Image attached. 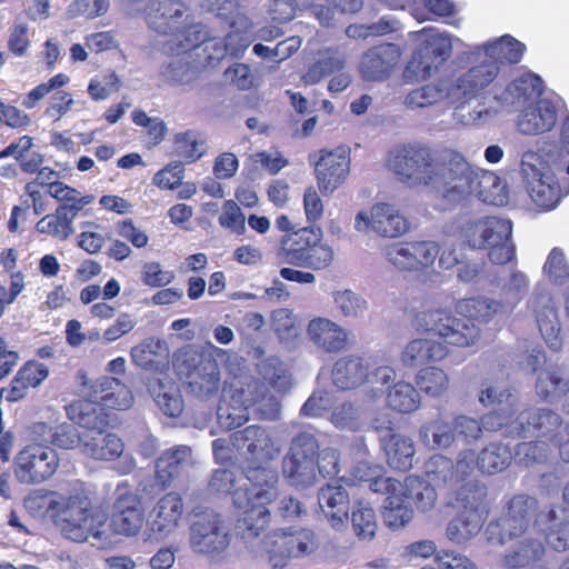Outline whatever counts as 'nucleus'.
<instances>
[{"mask_svg": "<svg viewBox=\"0 0 569 569\" xmlns=\"http://www.w3.org/2000/svg\"><path fill=\"white\" fill-rule=\"evenodd\" d=\"M323 232L319 227H305L287 233L280 241V248L288 262L295 264L313 244L321 241Z\"/></svg>", "mask_w": 569, "mask_h": 569, "instance_id": "c9c22d12", "label": "nucleus"}, {"mask_svg": "<svg viewBox=\"0 0 569 569\" xmlns=\"http://www.w3.org/2000/svg\"><path fill=\"white\" fill-rule=\"evenodd\" d=\"M318 505L332 529L341 531L347 527L350 495L346 487L327 483L318 491Z\"/></svg>", "mask_w": 569, "mask_h": 569, "instance_id": "4be33fe9", "label": "nucleus"}, {"mask_svg": "<svg viewBox=\"0 0 569 569\" xmlns=\"http://www.w3.org/2000/svg\"><path fill=\"white\" fill-rule=\"evenodd\" d=\"M478 399L485 407H490L492 405H506L510 409L518 407V396L515 389L502 388L490 380L481 382Z\"/></svg>", "mask_w": 569, "mask_h": 569, "instance_id": "5fc2aeb1", "label": "nucleus"}, {"mask_svg": "<svg viewBox=\"0 0 569 569\" xmlns=\"http://www.w3.org/2000/svg\"><path fill=\"white\" fill-rule=\"evenodd\" d=\"M230 443L246 463H269L281 452L271 430L261 425H250L232 432Z\"/></svg>", "mask_w": 569, "mask_h": 569, "instance_id": "f8f14e48", "label": "nucleus"}, {"mask_svg": "<svg viewBox=\"0 0 569 569\" xmlns=\"http://www.w3.org/2000/svg\"><path fill=\"white\" fill-rule=\"evenodd\" d=\"M400 54V49L395 43H382L370 48L360 59L361 78L370 82L387 80L397 67Z\"/></svg>", "mask_w": 569, "mask_h": 569, "instance_id": "6ab92c4d", "label": "nucleus"}, {"mask_svg": "<svg viewBox=\"0 0 569 569\" xmlns=\"http://www.w3.org/2000/svg\"><path fill=\"white\" fill-rule=\"evenodd\" d=\"M167 352L164 341L156 338H147L131 349L133 363L142 369H150L157 363V358Z\"/></svg>", "mask_w": 569, "mask_h": 569, "instance_id": "bf43d9fd", "label": "nucleus"}, {"mask_svg": "<svg viewBox=\"0 0 569 569\" xmlns=\"http://www.w3.org/2000/svg\"><path fill=\"white\" fill-rule=\"evenodd\" d=\"M68 418L76 425L86 429L83 432L82 453L97 461H113L122 458L119 471L130 473L136 467V460L131 455H123L124 443L122 439L108 432L110 415L100 407L90 402H71L66 406Z\"/></svg>", "mask_w": 569, "mask_h": 569, "instance_id": "f03ea898", "label": "nucleus"}, {"mask_svg": "<svg viewBox=\"0 0 569 569\" xmlns=\"http://www.w3.org/2000/svg\"><path fill=\"white\" fill-rule=\"evenodd\" d=\"M516 410L517 408L499 409L483 415L480 418L482 432L502 431V436L506 438H521L520 433H515V430H511L515 423V419H511V417Z\"/></svg>", "mask_w": 569, "mask_h": 569, "instance_id": "4d7b16f0", "label": "nucleus"}, {"mask_svg": "<svg viewBox=\"0 0 569 569\" xmlns=\"http://www.w3.org/2000/svg\"><path fill=\"white\" fill-rule=\"evenodd\" d=\"M556 122L555 107L548 100H539L523 107L517 126L523 134H540L550 131Z\"/></svg>", "mask_w": 569, "mask_h": 569, "instance_id": "c85d7f7f", "label": "nucleus"}, {"mask_svg": "<svg viewBox=\"0 0 569 569\" xmlns=\"http://www.w3.org/2000/svg\"><path fill=\"white\" fill-rule=\"evenodd\" d=\"M452 44L448 36L432 34L413 54L411 64L423 76H430L451 54Z\"/></svg>", "mask_w": 569, "mask_h": 569, "instance_id": "393cba45", "label": "nucleus"}, {"mask_svg": "<svg viewBox=\"0 0 569 569\" xmlns=\"http://www.w3.org/2000/svg\"><path fill=\"white\" fill-rule=\"evenodd\" d=\"M320 452L319 442L316 436L309 431H300L292 437L284 456L316 461Z\"/></svg>", "mask_w": 569, "mask_h": 569, "instance_id": "e2e57ef3", "label": "nucleus"}, {"mask_svg": "<svg viewBox=\"0 0 569 569\" xmlns=\"http://www.w3.org/2000/svg\"><path fill=\"white\" fill-rule=\"evenodd\" d=\"M529 308L535 313L540 333L547 346L555 351L559 350L562 345L561 329L556 303L550 293L539 287L535 288L529 299Z\"/></svg>", "mask_w": 569, "mask_h": 569, "instance_id": "a211bd4d", "label": "nucleus"}, {"mask_svg": "<svg viewBox=\"0 0 569 569\" xmlns=\"http://www.w3.org/2000/svg\"><path fill=\"white\" fill-rule=\"evenodd\" d=\"M398 21L390 17H382L370 24H350L346 34L352 39H366L369 37L385 36L397 30Z\"/></svg>", "mask_w": 569, "mask_h": 569, "instance_id": "69168bd1", "label": "nucleus"}, {"mask_svg": "<svg viewBox=\"0 0 569 569\" xmlns=\"http://www.w3.org/2000/svg\"><path fill=\"white\" fill-rule=\"evenodd\" d=\"M355 228L360 232H375L381 237L396 238L409 229L407 219L389 203L375 204L369 211L355 217Z\"/></svg>", "mask_w": 569, "mask_h": 569, "instance_id": "dca6fc26", "label": "nucleus"}, {"mask_svg": "<svg viewBox=\"0 0 569 569\" xmlns=\"http://www.w3.org/2000/svg\"><path fill=\"white\" fill-rule=\"evenodd\" d=\"M419 437L421 442L432 450L447 449L456 440L453 422L449 423L441 419L427 422L421 426Z\"/></svg>", "mask_w": 569, "mask_h": 569, "instance_id": "37998d69", "label": "nucleus"}, {"mask_svg": "<svg viewBox=\"0 0 569 569\" xmlns=\"http://www.w3.org/2000/svg\"><path fill=\"white\" fill-rule=\"evenodd\" d=\"M351 522L355 535L361 540H371L377 530L375 510L368 502L356 501L352 507Z\"/></svg>", "mask_w": 569, "mask_h": 569, "instance_id": "3c124183", "label": "nucleus"}, {"mask_svg": "<svg viewBox=\"0 0 569 569\" xmlns=\"http://www.w3.org/2000/svg\"><path fill=\"white\" fill-rule=\"evenodd\" d=\"M448 355V347L432 339H413L403 348L400 361L406 368H417L440 361Z\"/></svg>", "mask_w": 569, "mask_h": 569, "instance_id": "c756f323", "label": "nucleus"}, {"mask_svg": "<svg viewBox=\"0 0 569 569\" xmlns=\"http://www.w3.org/2000/svg\"><path fill=\"white\" fill-rule=\"evenodd\" d=\"M477 172L478 168L468 162L460 152L445 150L438 158L429 187L440 199L455 206L472 194Z\"/></svg>", "mask_w": 569, "mask_h": 569, "instance_id": "20e7f679", "label": "nucleus"}, {"mask_svg": "<svg viewBox=\"0 0 569 569\" xmlns=\"http://www.w3.org/2000/svg\"><path fill=\"white\" fill-rule=\"evenodd\" d=\"M244 475L251 488H237L233 492L234 507L243 510L236 530L244 543L251 545L271 523L268 505L278 497L279 475L268 463H247Z\"/></svg>", "mask_w": 569, "mask_h": 569, "instance_id": "f257e3e1", "label": "nucleus"}, {"mask_svg": "<svg viewBox=\"0 0 569 569\" xmlns=\"http://www.w3.org/2000/svg\"><path fill=\"white\" fill-rule=\"evenodd\" d=\"M542 91L541 78L535 73H525L507 87L503 100L516 108H521L539 101Z\"/></svg>", "mask_w": 569, "mask_h": 569, "instance_id": "72a5a7b5", "label": "nucleus"}, {"mask_svg": "<svg viewBox=\"0 0 569 569\" xmlns=\"http://www.w3.org/2000/svg\"><path fill=\"white\" fill-rule=\"evenodd\" d=\"M174 367L196 397L209 399L218 391L220 372L216 360L197 350H186L177 357Z\"/></svg>", "mask_w": 569, "mask_h": 569, "instance_id": "9d476101", "label": "nucleus"}, {"mask_svg": "<svg viewBox=\"0 0 569 569\" xmlns=\"http://www.w3.org/2000/svg\"><path fill=\"white\" fill-rule=\"evenodd\" d=\"M525 46L512 38L511 36H503L492 44L486 46V56L488 60L485 62H495L498 67L499 63H517L520 61Z\"/></svg>", "mask_w": 569, "mask_h": 569, "instance_id": "de8ad7c7", "label": "nucleus"}, {"mask_svg": "<svg viewBox=\"0 0 569 569\" xmlns=\"http://www.w3.org/2000/svg\"><path fill=\"white\" fill-rule=\"evenodd\" d=\"M381 447L391 468L406 471L412 467L415 446L411 438L395 433L389 438H382Z\"/></svg>", "mask_w": 569, "mask_h": 569, "instance_id": "58836bf2", "label": "nucleus"}, {"mask_svg": "<svg viewBox=\"0 0 569 569\" xmlns=\"http://www.w3.org/2000/svg\"><path fill=\"white\" fill-rule=\"evenodd\" d=\"M186 6L180 0H157L148 11V24L160 34H173L186 18Z\"/></svg>", "mask_w": 569, "mask_h": 569, "instance_id": "cd10ccee", "label": "nucleus"}, {"mask_svg": "<svg viewBox=\"0 0 569 569\" xmlns=\"http://www.w3.org/2000/svg\"><path fill=\"white\" fill-rule=\"evenodd\" d=\"M182 511L183 502L178 493L164 495L152 510L150 530L159 538L167 537L177 528Z\"/></svg>", "mask_w": 569, "mask_h": 569, "instance_id": "bb28decb", "label": "nucleus"}, {"mask_svg": "<svg viewBox=\"0 0 569 569\" xmlns=\"http://www.w3.org/2000/svg\"><path fill=\"white\" fill-rule=\"evenodd\" d=\"M437 166L431 148L420 142L403 144L389 158L392 172L410 188L429 187Z\"/></svg>", "mask_w": 569, "mask_h": 569, "instance_id": "6e6552de", "label": "nucleus"}, {"mask_svg": "<svg viewBox=\"0 0 569 569\" xmlns=\"http://www.w3.org/2000/svg\"><path fill=\"white\" fill-rule=\"evenodd\" d=\"M316 547L313 532L309 530L274 532L261 540L262 551L272 569H283L291 559L310 555Z\"/></svg>", "mask_w": 569, "mask_h": 569, "instance_id": "ddd939ff", "label": "nucleus"}, {"mask_svg": "<svg viewBox=\"0 0 569 569\" xmlns=\"http://www.w3.org/2000/svg\"><path fill=\"white\" fill-rule=\"evenodd\" d=\"M520 168L522 181L532 201L543 209L553 208L560 200V189L541 156L533 151L525 152Z\"/></svg>", "mask_w": 569, "mask_h": 569, "instance_id": "9b49d317", "label": "nucleus"}, {"mask_svg": "<svg viewBox=\"0 0 569 569\" xmlns=\"http://www.w3.org/2000/svg\"><path fill=\"white\" fill-rule=\"evenodd\" d=\"M511 236V221L497 217L470 221L463 228L468 246L472 249H487L488 257L495 264H506L516 257Z\"/></svg>", "mask_w": 569, "mask_h": 569, "instance_id": "0eeeda50", "label": "nucleus"}, {"mask_svg": "<svg viewBox=\"0 0 569 569\" xmlns=\"http://www.w3.org/2000/svg\"><path fill=\"white\" fill-rule=\"evenodd\" d=\"M538 508L535 497L517 495L508 505L507 515L497 522L491 521L486 529L488 541L502 545L507 539H512L525 533Z\"/></svg>", "mask_w": 569, "mask_h": 569, "instance_id": "4468645a", "label": "nucleus"}, {"mask_svg": "<svg viewBox=\"0 0 569 569\" xmlns=\"http://www.w3.org/2000/svg\"><path fill=\"white\" fill-rule=\"evenodd\" d=\"M383 257L401 271L420 270L430 267L439 254L433 241L395 242L383 248Z\"/></svg>", "mask_w": 569, "mask_h": 569, "instance_id": "2eb2a0df", "label": "nucleus"}, {"mask_svg": "<svg viewBox=\"0 0 569 569\" xmlns=\"http://www.w3.org/2000/svg\"><path fill=\"white\" fill-rule=\"evenodd\" d=\"M184 20L181 28H179L173 36L182 51L196 52L194 56L199 57L201 56V47L211 37L210 31L203 23L193 21L189 14L186 16Z\"/></svg>", "mask_w": 569, "mask_h": 569, "instance_id": "79ce46f5", "label": "nucleus"}, {"mask_svg": "<svg viewBox=\"0 0 569 569\" xmlns=\"http://www.w3.org/2000/svg\"><path fill=\"white\" fill-rule=\"evenodd\" d=\"M419 389L430 397L442 396L449 387L447 373L437 367L421 369L416 376Z\"/></svg>", "mask_w": 569, "mask_h": 569, "instance_id": "6e6d98bb", "label": "nucleus"}, {"mask_svg": "<svg viewBox=\"0 0 569 569\" xmlns=\"http://www.w3.org/2000/svg\"><path fill=\"white\" fill-rule=\"evenodd\" d=\"M543 552L545 548L539 540L523 539L506 553L503 562L509 568H522L540 560Z\"/></svg>", "mask_w": 569, "mask_h": 569, "instance_id": "09e8293b", "label": "nucleus"}, {"mask_svg": "<svg viewBox=\"0 0 569 569\" xmlns=\"http://www.w3.org/2000/svg\"><path fill=\"white\" fill-rule=\"evenodd\" d=\"M472 194L480 201L495 206H503L508 201L507 184L492 171L478 168L473 179Z\"/></svg>", "mask_w": 569, "mask_h": 569, "instance_id": "f704fd0d", "label": "nucleus"}, {"mask_svg": "<svg viewBox=\"0 0 569 569\" xmlns=\"http://www.w3.org/2000/svg\"><path fill=\"white\" fill-rule=\"evenodd\" d=\"M445 100L451 103L450 80H439L411 90L405 98L409 109H422L438 104Z\"/></svg>", "mask_w": 569, "mask_h": 569, "instance_id": "e433bc0d", "label": "nucleus"}, {"mask_svg": "<svg viewBox=\"0 0 569 569\" xmlns=\"http://www.w3.org/2000/svg\"><path fill=\"white\" fill-rule=\"evenodd\" d=\"M258 373L276 390L287 391L291 385V376L287 366L276 356L262 359L257 365Z\"/></svg>", "mask_w": 569, "mask_h": 569, "instance_id": "8fccbe9b", "label": "nucleus"}, {"mask_svg": "<svg viewBox=\"0 0 569 569\" xmlns=\"http://www.w3.org/2000/svg\"><path fill=\"white\" fill-rule=\"evenodd\" d=\"M368 362L360 356L348 355L339 358L332 368V381L341 390L363 386Z\"/></svg>", "mask_w": 569, "mask_h": 569, "instance_id": "2f4dec72", "label": "nucleus"}, {"mask_svg": "<svg viewBox=\"0 0 569 569\" xmlns=\"http://www.w3.org/2000/svg\"><path fill=\"white\" fill-rule=\"evenodd\" d=\"M389 408L400 413H411L419 409V391L409 382L398 381L386 393Z\"/></svg>", "mask_w": 569, "mask_h": 569, "instance_id": "c03bdc74", "label": "nucleus"}, {"mask_svg": "<svg viewBox=\"0 0 569 569\" xmlns=\"http://www.w3.org/2000/svg\"><path fill=\"white\" fill-rule=\"evenodd\" d=\"M80 396L82 399L76 402H90L103 411L107 408L126 410L133 400L130 390L119 379L107 376L92 381L86 389H80Z\"/></svg>", "mask_w": 569, "mask_h": 569, "instance_id": "f3484780", "label": "nucleus"}, {"mask_svg": "<svg viewBox=\"0 0 569 569\" xmlns=\"http://www.w3.org/2000/svg\"><path fill=\"white\" fill-rule=\"evenodd\" d=\"M382 518L389 528L398 529L411 520L412 509L405 505L401 496H389L383 501Z\"/></svg>", "mask_w": 569, "mask_h": 569, "instance_id": "052dcab7", "label": "nucleus"}, {"mask_svg": "<svg viewBox=\"0 0 569 569\" xmlns=\"http://www.w3.org/2000/svg\"><path fill=\"white\" fill-rule=\"evenodd\" d=\"M405 496L422 512L430 510L437 500L435 488L427 481L417 477H408L406 479Z\"/></svg>", "mask_w": 569, "mask_h": 569, "instance_id": "603ef678", "label": "nucleus"}, {"mask_svg": "<svg viewBox=\"0 0 569 569\" xmlns=\"http://www.w3.org/2000/svg\"><path fill=\"white\" fill-rule=\"evenodd\" d=\"M196 52H184L172 57L160 68V80L169 86H189L202 71Z\"/></svg>", "mask_w": 569, "mask_h": 569, "instance_id": "a878e982", "label": "nucleus"}, {"mask_svg": "<svg viewBox=\"0 0 569 569\" xmlns=\"http://www.w3.org/2000/svg\"><path fill=\"white\" fill-rule=\"evenodd\" d=\"M481 528L480 512L461 511L449 521L446 535L452 542L463 543L477 536Z\"/></svg>", "mask_w": 569, "mask_h": 569, "instance_id": "a18cd8bd", "label": "nucleus"}, {"mask_svg": "<svg viewBox=\"0 0 569 569\" xmlns=\"http://www.w3.org/2000/svg\"><path fill=\"white\" fill-rule=\"evenodd\" d=\"M537 395L545 400H556L569 391V377L560 369H548L538 376Z\"/></svg>", "mask_w": 569, "mask_h": 569, "instance_id": "49530a36", "label": "nucleus"}, {"mask_svg": "<svg viewBox=\"0 0 569 569\" xmlns=\"http://www.w3.org/2000/svg\"><path fill=\"white\" fill-rule=\"evenodd\" d=\"M307 336L317 349L326 353H338L345 350L348 343L347 330L332 320L322 317L309 321Z\"/></svg>", "mask_w": 569, "mask_h": 569, "instance_id": "b1692460", "label": "nucleus"}, {"mask_svg": "<svg viewBox=\"0 0 569 569\" xmlns=\"http://www.w3.org/2000/svg\"><path fill=\"white\" fill-rule=\"evenodd\" d=\"M331 422L339 429L358 431L361 428L360 409L352 402H342L331 412Z\"/></svg>", "mask_w": 569, "mask_h": 569, "instance_id": "774afa93", "label": "nucleus"}, {"mask_svg": "<svg viewBox=\"0 0 569 569\" xmlns=\"http://www.w3.org/2000/svg\"><path fill=\"white\" fill-rule=\"evenodd\" d=\"M36 387V365L28 361L14 376L11 381V388L7 392L8 401H18L22 399L30 388Z\"/></svg>", "mask_w": 569, "mask_h": 569, "instance_id": "338daca9", "label": "nucleus"}, {"mask_svg": "<svg viewBox=\"0 0 569 569\" xmlns=\"http://www.w3.org/2000/svg\"><path fill=\"white\" fill-rule=\"evenodd\" d=\"M107 519L104 512L92 509L88 497L76 496L67 500L54 523L66 538L76 542L91 538V543L96 546L108 541Z\"/></svg>", "mask_w": 569, "mask_h": 569, "instance_id": "39448f33", "label": "nucleus"}, {"mask_svg": "<svg viewBox=\"0 0 569 569\" xmlns=\"http://www.w3.org/2000/svg\"><path fill=\"white\" fill-rule=\"evenodd\" d=\"M396 370L390 366L382 365L370 368L368 365L367 377L363 381V386L368 388L371 397L376 398L387 393L389 388L392 387L391 383H396Z\"/></svg>", "mask_w": 569, "mask_h": 569, "instance_id": "13d9d810", "label": "nucleus"}, {"mask_svg": "<svg viewBox=\"0 0 569 569\" xmlns=\"http://www.w3.org/2000/svg\"><path fill=\"white\" fill-rule=\"evenodd\" d=\"M349 150L345 147L323 153L316 163L318 187L321 192L332 193L349 174Z\"/></svg>", "mask_w": 569, "mask_h": 569, "instance_id": "aec40b11", "label": "nucleus"}, {"mask_svg": "<svg viewBox=\"0 0 569 569\" xmlns=\"http://www.w3.org/2000/svg\"><path fill=\"white\" fill-rule=\"evenodd\" d=\"M512 460L508 446L501 442H490L477 455V468L481 473L496 475L506 470Z\"/></svg>", "mask_w": 569, "mask_h": 569, "instance_id": "a19ab883", "label": "nucleus"}, {"mask_svg": "<svg viewBox=\"0 0 569 569\" xmlns=\"http://www.w3.org/2000/svg\"><path fill=\"white\" fill-rule=\"evenodd\" d=\"M233 38L234 36L231 33H229L226 39L211 36L201 47V56L197 57L201 69L216 67L228 52L233 54L234 49L231 47Z\"/></svg>", "mask_w": 569, "mask_h": 569, "instance_id": "864d4df0", "label": "nucleus"}, {"mask_svg": "<svg viewBox=\"0 0 569 569\" xmlns=\"http://www.w3.org/2000/svg\"><path fill=\"white\" fill-rule=\"evenodd\" d=\"M477 467V456L471 449L461 450L458 453L457 462L453 465L452 460L437 455L433 456L427 463V472L432 473L435 479L447 482L463 481Z\"/></svg>", "mask_w": 569, "mask_h": 569, "instance_id": "5701e85b", "label": "nucleus"}, {"mask_svg": "<svg viewBox=\"0 0 569 569\" xmlns=\"http://www.w3.org/2000/svg\"><path fill=\"white\" fill-rule=\"evenodd\" d=\"M335 259L333 249L323 243L322 240L313 244L303 257L300 258L293 266L300 268L311 269L313 271L325 270L331 266Z\"/></svg>", "mask_w": 569, "mask_h": 569, "instance_id": "680f3d73", "label": "nucleus"}, {"mask_svg": "<svg viewBox=\"0 0 569 569\" xmlns=\"http://www.w3.org/2000/svg\"><path fill=\"white\" fill-rule=\"evenodd\" d=\"M249 411L244 407L238 403L233 405V401L230 399L229 401L223 400L217 409V422L224 430H233L241 427L249 420Z\"/></svg>", "mask_w": 569, "mask_h": 569, "instance_id": "0e129e2a", "label": "nucleus"}, {"mask_svg": "<svg viewBox=\"0 0 569 569\" xmlns=\"http://www.w3.org/2000/svg\"><path fill=\"white\" fill-rule=\"evenodd\" d=\"M143 525V515L133 496L120 497L111 517L110 527L118 535L133 536Z\"/></svg>", "mask_w": 569, "mask_h": 569, "instance_id": "7c9ffc66", "label": "nucleus"}, {"mask_svg": "<svg viewBox=\"0 0 569 569\" xmlns=\"http://www.w3.org/2000/svg\"><path fill=\"white\" fill-rule=\"evenodd\" d=\"M499 67L495 62H482L470 68L455 81L450 80L451 103L457 104L453 117L466 126H475L487 119L489 112L485 104L477 103L473 109L467 104L477 99L481 92L495 80Z\"/></svg>", "mask_w": 569, "mask_h": 569, "instance_id": "7ed1b4c3", "label": "nucleus"}, {"mask_svg": "<svg viewBox=\"0 0 569 569\" xmlns=\"http://www.w3.org/2000/svg\"><path fill=\"white\" fill-rule=\"evenodd\" d=\"M229 399L246 410L249 409L267 395V388L263 383L258 381L254 377L249 375L233 377L229 382V389L226 391Z\"/></svg>", "mask_w": 569, "mask_h": 569, "instance_id": "4c0bfd02", "label": "nucleus"}, {"mask_svg": "<svg viewBox=\"0 0 569 569\" xmlns=\"http://www.w3.org/2000/svg\"><path fill=\"white\" fill-rule=\"evenodd\" d=\"M282 475L287 482L297 489H308L318 481L316 461L291 456H284L282 459Z\"/></svg>", "mask_w": 569, "mask_h": 569, "instance_id": "ea45409f", "label": "nucleus"}, {"mask_svg": "<svg viewBox=\"0 0 569 569\" xmlns=\"http://www.w3.org/2000/svg\"><path fill=\"white\" fill-rule=\"evenodd\" d=\"M193 465L191 448L176 446L164 451L156 462V473L163 485L187 471Z\"/></svg>", "mask_w": 569, "mask_h": 569, "instance_id": "473e14b6", "label": "nucleus"}, {"mask_svg": "<svg viewBox=\"0 0 569 569\" xmlns=\"http://www.w3.org/2000/svg\"><path fill=\"white\" fill-rule=\"evenodd\" d=\"M189 547L200 556L217 558L230 546L229 525L223 516L212 508L194 507L189 513Z\"/></svg>", "mask_w": 569, "mask_h": 569, "instance_id": "423d86ee", "label": "nucleus"}, {"mask_svg": "<svg viewBox=\"0 0 569 569\" xmlns=\"http://www.w3.org/2000/svg\"><path fill=\"white\" fill-rule=\"evenodd\" d=\"M561 425L562 419L556 411L549 408H533L520 412L515 418L511 430H518L513 432L520 433L521 438L533 435L553 438Z\"/></svg>", "mask_w": 569, "mask_h": 569, "instance_id": "412c9836", "label": "nucleus"}, {"mask_svg": "<svg viewBox=\"0 0 569 569\" xmlns=\"http://www.w3.org/2000/svg\"><path fill=\"white\" fill-rule=\"evenodd\" d=\"M415 326L419 331L439 336L447 343L458 347L475 345L480 336L472 319L456 318L442 309L419 312Z\"/></svg>", "mask_w": 569, "mask_h": 569, "instance_id": "1a4fd4ad", "label": "nucleus"}]
</instances>
